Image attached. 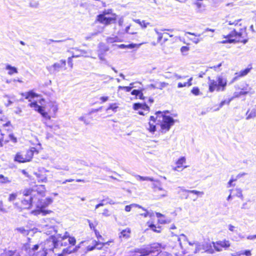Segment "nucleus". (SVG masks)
Here are the masks:
<instances>
[{
  "label": "nucleus",
  "instance_id": "f257e3e1",
  "mask_svg": "<svg viewBox=\"0 0 256 256\" xmlns=\"http://www.w3.org/2000/svg\"><path fill=\"white\" fill-rule=\"evenodd\" d=\"M240 21L241 19H238L236 20H228L226 22L225 26H232L230 28L233 30L227 36L228 40H223L222 43L242 42L246 44L248 40L244 39L246 36V29L244 26L242 27V24L240 23Z\"/></svg>",
  "mask_w": 256,
  "mask_h": 256
},
{
  "label": "nucleus",
  "instance_id": "f03ea898",
  "mask_svg": "<svg viewBox=\"0 0 256 256\" xmlns=\"http://www.w3.org/2000/svg\"><path fill=\"white\" fill-rule=\"evenodd\" d=\"M168 111L162 112H156L155 114L156 116H151L149 122V131L154 132L156 130V124H160L162 132H166L169 130L170 127L174 125V120L170 116H166Z\"/></svg>",
  "mask_w": 256,
  "mask_h": 256
},
{
  "label": "nucleus",
  "instance_id": "7ed1b4c3",
  "mask_svg": "<svg viewBox=\"0 0 256 256\" xmlns=\"http://www.w3.org/2000/svg\"><path fill=\"white\" fill-rule=\"evenodd\" d=\"M162 246L159 243H154L146 246H143L140 248H136L132 256H147L151 254L158 252Z\"/></svg>",
  "mask_w": 256,
  "mask_h": 256
},
{
  "label": "nucleus",
  "instance_id": "20e7f679",
  "mask_svg": "<svg viewBox=\"0 0 256 256\" xmlns=\"http://www.w3.org/2000/svg\"><path fill=\"white\" fill-rule=\"evenodd\" d=\"M208 84L210 92H212L214 90L224 91L227 84V80L222 76H218L216 77V80H211L209 78Z\"/></svg>",
  "mask_w": 256,
  "mask_h": 256
},
{
  "label": "nucleus",
  "instance_id": "39448f33",
  "mask_svg": "<svg viewBox=\"0 0 256 256\" xmlns=\"http://www.w3.org/2000/svg\"><path fill=\"white\" fill-rule=\"evenodd\" d=\"M173 238L174 240H176L177 241L178 244L180 246L182 250L181 252H178L176 253V256H188V255H186V254L190 253L196 254L200 250H204V243H200L198 242L196 243V247L194 249L191 248L187 250L184 248L182 244L180 242V239L178 236H174Z\"/></svg>",
  "mask_w": 256,
  "mask_h": 256
},
{
  "label": "nucleus",
  "instance_id": "423d86ee",
  "mask_svg": "<svg viewBox=\"0 0 256 256\" xmlns=\"http://www.w3.org/2000/svg\"><path fill=\"white\" fill-rule=\"evenodd\" d=\"M58 244L53 238L47 239L43 244H40L42 250L38 252L36 256H46L48 252L52 251L58 246Z\"/></svg>",
  "mask_w": 256,
  "mask_h": 256
},
{
  "label": "nucleus",
  "instance_id": "0eeeda50",
  "mask_svg": "<svg viewBox=\"0 0 256 256\" xmlns=\"http://www.w3.org/2000/svg\"><path fill=\"white\" fill-rule=\"evenodd\" d=\"M116 20V14L112 13L111 9L105 10L102 14L97 16V20L106 25L114 23Z\"/></svg>",
  "mask_w": 256,
  "mask_h": 256
},
{
  "label": "nucleus",
  "instance_id": "6e6552de",
  "mask_svg": "<svg viewBox=\"0 0 256 256\" xmlns=\"http://www.w3.org/2000/svg\"><path fill=\"white\" fill-rule=\"evenodd\" d=\"M134 176L136 180L138 181L149 180L151 182H154L152 184V188H154V191L155 192L162 191V193L160 195V198H164L167 196L168 192L162 187V186L159 182L154 180L152 178L148 176H142L137 174H135Z\"/></svg>",
  "mask_w": 256,
  "mask_h": 256
},
{
  "label": "nucleus",
  "instance_id": "1a4fd4ad",
  "mask_svg": "<svg viewBox=\"0 0 256 256\" xmlns=\"http://www.w3.org/2000/svg\"><path fill=\"white\" fill-rule=\"evenodd\" d=\"M52 202V199L50 198H48L45 200H38L37 204H36V208H38L37 210H32V214L34 215H38L40 214H42L43 216L46 215L48 213V210H44L43 208L48 206Z\"/></svg>",
  "mask_w": 256,
  "mask_h": 256
},
{
  "label": "nucleus",
  "instance_id": "9d476101",
  "mask_svg": "<svg viewBox=\"0 0 256 256\" xmlns=\"http://www.w3.org/2000/svg\"><path fill=\"white\" fill-rule=\"evenodd\" d=\"M36 151V148H32L26 152H18L14 157V160L22 163L30 162L33 156L34 152Z\"/></svg>",
  "mask_w": 256,
  "mask_h": 256
},
{
  "label": "nucleus",
  "instance_id": "9b49d317",
  "mask_svg": "<svg viewBox=\"0 0 256 256\" xmlns=\"http://www.w3.org/2000/svg\"><path fill=\"white\" fill-rule=\"evenodd\" d=\"M66 65V61L64 60H60L59 62H56L54 64L46 67L47 70L51 74H54L58 72L60 70Z\"/></svg>",
  "mask_w": 256,
  "mask_h": 256
},
{
  "label": "nucleus",
  "instance_id": "f8f14e48",
  "mask_svg": "<svg viewBox=\"0 0 256 256\" xmlns=\"http://www.w3.org/2000/svg\"><path fill=\"white\" fill-rule=\"evenodd\" d=\"M212 245L214 250L217 252H221L222 248L226 250L230 246V242L228 240H219L212 242Z\"/></svg>",
  "mask_w": 256,
  "mask_h": 256
},
{
  "label": "nucleus",
  "instance_id": "ddd939ff",
  "mask_svg": "<svg viewBox=\"0 0 256 256\" xmlns=\"http://www.w3.org/2000/svg\"><path fill=\"white\" fill-rule=\"evenodd\" d=\"M30 107L33 108L34 110L38 111L39 113H40L43 118H46V120H50V116L46 112L44 111V110L42 107L38 106L36 102H32L30 104Z\"/></svg>",
  "mask_w": 256,
  "mask_h": 256
},
{
  "label": "nucleus",
  "instance_id": "4468645a",
  "mask_svg": "<svg viewBox=\"0 0 256 256\" xmlns=\"http://www.w3.org/2000/svg\"><path fill=\"white\" fill-rule=\"evenodd\" d=\"M177 189L178 190V193L180 194L181 192H186L189 194H193L196 196H202L204 194V192H203L198 191L196 190H188L185 189L182 186H178Z\"/></svg>",
  "mask_w": 256,
  "mask_h": 256
},
{
  "label": "nucleus",
  "instance_id": "2eb2a0df",
  "mask_svg": "<svg viewBox=\"0 0 256 256\" xmlns=\"http://www.w3.org/2000/svg\"><path fill=\"white\" fill-rule=\"evenodd\" d=\"M34 198L30 196L22 200V203L23 204L24 208H29L32 206V202H34Z\"/></svg>",
  "mask_w": 256,
  "mask_h": 256
},
{
  "label": "nucleus",
  "instance_id": "dca6fc26",
  "mask_svg": "<svg viewBox=\"0 0 256 256\" xmlns=\"http://www.w3.org/2000/svg\"><path fill=\"white\" fill-rule=\"evenodd\" d=\"M133 108L136 110H143L144 112H148L150 110L149 106L145 103H144V104L135 103L133 105Z\"/></svg>",
  "mask_w": 256,
  "mask_h": 256
},
{
  "label": "nucleus",
  "instance_id": "f3484780",
  "mask_svg": "<svg viewBox=\"0 0 256 256\" xmlns=\"http://www.w3.org/2000/svg\"><path fill=\"white\" fill-rule=\"evenodd\" d=\"M212 242H204V250L209 254H214V252Z\"/></svg>",
  "mask_w": 256,
  "mask_h": 256
},
{
  "label": "nucleus",
  "instance_id": "a211bd4d",
  "mask_svg": "<svg viewBox=\"0 0 256 256\" xmlns=\"http://www.w3.org/2000/svg\"><path fill=\"white\" fill-rule=\"evenodd\" d=\"M46 170H44V172H42L36 173V175L39 182H47V175L46 174Z\"/></svg>",
  "mask_w": 256,
  "mask_h": 256
},
{
  "label": "nucleus",
  "instance_id": "6ab92c4d",
  "mask_svg": "<svg viewBox=\"0 0 256 256\" xmlns=\"http://www.w3.org/2000/svg\"><path fill=\"white\" fill-rule=\"evenodd\" d=\"M180 236L184 238V240L186 242V243L184 244V245L185 246L187 244H188L189 246L188 248H184V249L188 250V249L193 248V247H194V248L196 247V243L197 242H191L188 241L186 236L184 234H181ZM182 246H183V247H184V246L182 244Z\"/></svg>",
  "mask_w": 256,
  "mask_h": 256
},
{
  "label": "nucleus",
  "instance_id": "aec40b11",
  "mask_svg": "<svg viewBox=\"0 0 256 256\" xmlns=\"http://www.w3.org/2000/svg\"><path fill=\"white\" fill-rule=\"evenodd\" d=\"M40 246V244H35L32 246L30 244H26L25 245L24 248L25 250L28 252L30 254L32 252H34L35 251L37 250Z\"/></svg>",
  "mask_w": 256,
  "mask_h": 256
},
{
  "label": "nucleus",
  "instance_id": "412c9836",
  "mask_svg": "<svg viewBox=\"0 0 256 256\" xmlns=\"http://www.w3.org/2000/svg\"><path fill=\"white\" fill-rule=\"evenodd\" d=\"M131 232L130 229V228H126L125 230H122L119 234L120 238H124L128 239L130 237V234Z\"/></svg>",
  "mask_w": 256,
  "mask_h": 256
},
{
  "label": "nucleus",
  "instance_id": "4be33fe9",
  "mask_svg": "<svg viewBox=\"0 0 256 256\" xmlns=\"http://www.w3.org/2000/svg\"><path fill=\"white\" fill-rule=\"evenodd\" d=\"M254 93V91L251 87H248V86L246 88H242V90L240 91V94H241V96L246 95V94H250L252 95Z\"/></svg>",
  "mask_w": 256,
  "mask_h": 256
},
{
  "label": "nucleus",
  "instance_id": "5701e85b",
  "mask_svg": "<svg viewBox=\"0 0 256 256\" xmlns=\"http://www.w3.org/2000/svg\"><path fill=\"white\" fill-rule=\"evenodd\" d=\"M6 70H8V74L9 75H12L14 74L18 73L17 68L16 67L11 66L9 64H6Z\"/></svg>",
  "mask_w": 256,
  "mask_h": 256
},
{
  "label": "nucleus",
  "instance_id": "b1692460",
  "mask_svg": "<svg viewBox=\"0 0 256 256\" xmlns=\"http://www.w3.org/2000/svg\"><path fill=\"white\" fill-rule=\"evenodd\" d=\"M74 50H76L78 52H80L79 54H74V53H72V58H78L80 56H84V57H90L88 55H87L88 52L84 50H78L76 48H74Z\"/></svg>",
  "mask_w": 256,
  "mask_h": 256
},
{
  "label": "nucleus",
  "instance_id": "393cba45",
  "mask_svg": "<svg viewBox=\"0 0 256 256\" xmlns=\"http://www.w3.org/2000/svg\"><path fill=\"white\" fill-rule=\"evenodd\" d=\"M112 241H108V242H103V243H100L98 242H96V241H94V247L98 249V250H101L102 248L106 246V245H109L110 243L112 242Z\"/></svg>",
  "mask_w": 256,
  "mask_h": 256
},
{
  "label": "nucleus",
  "instance_id": "a878e982",
  "mask_svg": "<svg viewBox=\"0 0 256 256\" xmlns=\"http://www.w3.org/2000/svg\"><path fill=\"white\" fill-rule=\"evenodd\" d=\"M131 94L132 95L136 96L138 97V98L140 100L144 99V96L141 90H134L131 92Z\"/></svg>",
  "mask_w": 256,
  "mask_h": 256
},
{
  "label": "nucleus",
  "instance_id": "bb28decb",
  "mask_svg": "<svg viewBox=\"0 0 256 256\" xmlns=\"http://www.w3.org/2000/svg\"><path fill=\"white\" fill-rule=\"evenodd\" d=\"M186 162V158L184 157H182L181 158H180L177 162H176V164H177V166L176 167H175L173 169L174 170H178V171L179 170H178L179 168H180V167H182V164Z\"/></svg>",
  "mask_w": 256,
  "mask_h": 256
},
{
  "label": "nucleus",
  "instance_id": "cd10ccee",
  "mask_svg": "<svg viewBox=\"0 0 256 256\" xmlns=\"http://www.w3.org/2000/svg\"><path fill=\"white\" fill-rule=\"evenodd\" d=\"M22 96H25V98L26 99H28L29 98H33L34 97H36L38 96V95L36 94L35 92H33L32 91H30L26 93H22Z\"/></svg>",
  "mask_w": 256,
  "mask_h": 256
},
{
  "label": "nucleus",
  "instance_id": "c85d7f7f",
  "mask_svg": "<svg viewBox=\"0 0 256 256\" xmlns=\"http://www.w3.org/2000/svg\"><path fill=\"white\" fill-rule=\"evenodd\" d=\"M246 114L247 116L246 117V120H248L250 118H254L256 117V110H252L249 113V110L246 112Z\"/></svg>",
  "mask_w": 256,
  "mask_h": 256
},
{
  "label": "nucleus",
  "instance_id": "c756f323",
  "mask_svg": "<svg viewBox=\"0 0 256 256\" xmlns=\"http://www.w3.org/2000/svg\"><path fill=\"white\" fill-rule=\"evenodd\" d=\"M78 120L83 122L86 125H88L90 122V120L87 117V114H84L79 117Z\"/></svg>",
  "mask_w": 256,
  "mask_h": 256
},
{
  "label": "nucleus",
  "instance_id": "7c9ffc66",
  "mask_svg": "<svg viewBox=\"0 0 256 256\" xmlns=\"http://www.w3.org/2000/svg\"><path fill=\"white\" fill-rule=\"evenodd\" d=\"M11 182L8 178L4 176L2 174H0V183L1 184H8Z\"/></svg>",
  "mask_w": 256,
  "mask_h": 256
},
{
  "label": "nucleus",
  "instance_id": "2f4dec72",
  "mask_svg": "<svg viewBox=\"0 0 256 256\" xmlns=\"http://www.w3.org/2000/svg\"><path fill=\"white\" fill-rule=\"evenodd\" d=\"M34 190L30 189H25L22 191V194L24 196H25L26 198L30 197L32 196V192H34Z\"/></svg>",
  "mask_w": 256,
  "mask_h": 256
},
{
  "label": "nucleus",
  "instance_id": "473e14b6",
  "mask_svg": "<svg viewBox=\"0 0 256 256\" xmlns=\"http://www.w3.org/2000/svg\"><path fill=\"white\" fill-rule=\"evenodd\" d=\"M147 224H148L149 228L152 230L154 232H158V233L160 232L161 230H160V227L156 228V225H154V224H149V222H148Z\"/></svg>",
  "mask_w": 256,
  "mask_h": 256
},
{
  "label": "nucleus",
  "instance_id": "72a5a7b5",
  "mask_svg": "<svg viewBox=\"0 0 256 256\" xmlns=\"http://www.w3.org/2000/svg\"><path fill=\"white\" fill-rule=\"evenodd\" d=\"M241 96V94H240V92H236L233 94L232 96L228 100V101L227 102L228 104L234 98H239Z\"/></svg>",
  "mask_w": 256,
  "mask_h": 256
},
{
  "label": "nucleus",
  "instance_id": "f704fd0d",
  "mask_svg": "<svg viewBox=\"0 0 256 256\" xmlns=\"http://www.w3.org/2000/svg\"><path fill=\"white\" fill-rule=\"evenodd\" d=\"M157 88L160 90H162L164 88L168 86V84L166 82H158L156 83Z\"/></svg>",
  "mask_w": 256,
  "mask_h": 256
},
{
  "label": "nucleus",
  "instance_id": "c9c22d12",
  "mask_svg": "<svg viewBox=\"0 0 256 256\" xmlns=\"http://www.w3.org/2000/svg\"><path fill=\"white\" fill-rule=\"evenodd\" d=\"M133 206L138 207V208H142V206L137 204H132L130 205L126 206L125 207V210L127 212H129L131 210V208Z\"/></svg>",
  "mask_w": 256,
  "mask_h": 256
},
{
  "label": "nucleus",
  "instance_id": "e433bc0d",
  "mask_svg": "<svg viewBox=\"0 0 256 256\" xmlns=\"http://www.w3.org/2000/svg\"><path fill=\"white\" fill-rule=\"evenodd\" d=\"M146 44V42H142V43H140L139 44H130L126 45V48L132 49V48H135L136 47L138 48L140 46H142V44Z\"/></svg>",
  "mask_w": 256,
  "mask_h": 256
},
{
  "label": "nucleus",
  "instance_id": "4c0bfd02",
  "mask_svg": "<svg viewBox=\"0 0 256 256\" xmlns=\"http://www.w3.org/2000/svg\"><path fill=\"white\" fill-rule=\"evenodd\" d=\"M118 108V106H117L116 104H111L107 108L106 111H108L109 110H112L113 112H116Z\"/></svg>",
  "mask_w": 256,
  "mask_h": 256
},
{
  "label": "nucleus",
  "instance_id": "58836bf2",
  "mask_svg": "<svg viewBox=\"0 0 256 256\" xmlns=\"http://www.w3.org/2000/svg\"><path fill=\"white\" fill-rule=\"evenodd\" d=\"M98 58H100V60H101L102 61H104V64H107L108 66H110L109 65L108 61L104 58V54H102L100 53V52H98Z\"/></svg>",
  "mask_w": 256,
  "mask_h": 256
},
{
  "label": "nucleus",
  "instance_id": "ea45409f",
  "mask_svg": "<svg viewBox=\"0 0 256 256\" xmlns=\"http://www.w3.org/2000/svg\"><path fill=\"white\" fill-rule=\"evenodd\" d=\"M118 38L116 36L115 37H108L106 39L108 43L112 44L117 42Z\"/></svg>",
  "mask_w": 256,
  "mask_h": 256
},
{
  "label": "nucleus",
  "instance_id": "a19ab883",
  "mask_svg": "<svg viewBox=\"0 0 256 256\" xmlns=\"http://www.w3.org/2000/svg\"><path fill=\"white\" fill-rule=\"evenodd\" d=\"M250 68H246L240 72V76H246L250 71Z\"/></svg>",
  "mask_w": 256,
  "mask_h": 256
},
{
  "label": "nucleus",
  "instance_id": "79ce46f5",
  "mask_svg": "<svg viewBox=\"0 0 256 256\" xmlns=\"http://www.w3.org/2000/svg\"><path fill=\"white\" fill-rule=\"evenodd\" d=\"M130 26H131V25H129L128 26H127L124 30V32L126 33L131 34H136V32H134L132 30L130 31Z\"/></svg>",
  "mask_w": 256,
  "mask_h": 256
},
{
  "label": "nucleus",
  "instance_id": "37998d69",
  "mask_svg": "<svg viewBox=\"0 0 256 256\" xmlns=\"http://www.w3.org/2000/svg\"><path fill=\"white\" fill-rule=\"evenodd\" d=\"M192 93L195 96H198L200 94V91L198 87H194L192 88L191 91Z\"/></svg>",
  "mask_w": 256,
  "mask_h": 256
},
{
  "label": "nucleus",
  "instance_id": "c03bdc74",
  "mask_svg": "<svg viewBox=\"0 0 256 256\" xmlns=\"http://www.w3.org/2000/svg\"><path fill=\"white\" fill-rule=\"evenodd\" d=\"M18 196L17 193H12L10 194L9 198H8V200L10 202H12L14 200L16 197Z\"/></svg>",
  "mask_w": 256,
  "mask_h": 256
},
{
  "label": "nucleus",
  "instance_id": "a18cd8bd",
  "mask_svg": "<svg viewBox=\"0 0 256 256\" xmlns=\"http://www.w3.org/2000/svg\"><path fill=\"white\" fill-rule=\"evenodd\" d=\"M156 256H172L170 254L166 252H160Z\"/></svg>",
  "mask_w": 256,
  "mask_h": 256
},
{
  "label": "nucleus",
  "instance_id": "49530a36",
  "mask_svg": "<svg viewBox=\"0 0 256 256\" xmlns=\"http://www.w3.org/2000/svg\"><path fill=\"white\" fill-rule=\"evenodd\" d=\"M141 208L146 212H144V214H140L141 216H144L145 218L147 217L148 216H149L150 217L152 216V214H150V212H148L146 210L145 208H144L142 207Z\"/></svg>",
  "mask_w": 256,
  "mask_h": 256
},
{
  "label": "nucleus",
  "instance_id": "de8ad7c7",
  "mask_svg": "<svg viewBox=\"0 0 256 256\" xmlns=\"http://www.w3.org/2000/svg\"><path fill=\"white\" fill-rule=\"evenodd\" d=\"M56 168L57 170H62L66 171H68L70 168L68 166H56Z\"/></svg>",
  "mask_w": 256,
  "mask_h": 256
},
{
  "label": "nucleus",
  "instance_id": "09e8293b",
  "mask_svg": "<svg viewBox=\"0 0 256 256\" xmlns=\"http://www.w3.org/2000/svg\"><path fill=\"white\" fill-rule=\"evenodd\" d=\"M154 31L156 32V33L157 34V35L158 36V42H160L162 38L163 34L162 33L159 32L157 29H154Z\"/></svg>",
  "mask_w": 256,
  "mask_h": 256
},
{
  "label": "nucleus",
  "instance_id": "8fccbe9b",
  "mask_svg": "<svg viewBox=\"0 0 256 256\" xmlns=\"http://www.w3.org/2000/svg\"><path fill=\"white\" fill-rule=\"evenodd\" d=\"M188 50L189 48L186 46H183L180 48V51L183 54H186V53Z\"/></svg>",
  "mask_w": 256,
  "mask_h": 256
},
{
  "label": "nucleus",
  "instance_id": "3c124183",
  "mask_svg": "<svg viewBox=\"0 0 256 256\" xmlns=\"http://www.w3.org/2000/svg\"><path fill=\"white\" fill-rule=\"evenodd\" d=\"M236 196L237 197L240 198H242L243 196H242V191L241 189L236 188Z\"/></svg>",
  "mask_w": 256,
  "mask_h": 256
},
{
  "label": "nucleus",
  "instance_id": "603ef678",
  "mask_svg": "<svg viewBox=\"0 0 256 256\" xmlns=\"http://www.w3.org/2000/svg\"><path fill=\"white\" fill-rule=\"evenodd\" d=\"M150 23L148 22H146L145 20H142L141 22V24L140 25V26L142 28H146L148 26H150Z\"/></svg>",
  "mask_w": 256,
  "mask_h": 256
},
{
  "label": "nucleus",
  "instance_id": "864d4df0",
  "mask_svg": "<svg viewBox=\"0 0 256 256\" xmlns=\"http://www.w3.org/2000/svg\"><path fill=\"white\" fill-rule=\"evenodd\" d=\"M16 230L23 234H28V230H25L24 228H18L16 229Z\"/></svg>",
  "mask_w": 256,
  "mask_h": 256
},
{
  "label": "nucleus",
  "instance_id": "5fc2aeb1",
  "mask_svg": "<svg viewBox=\"0 0 256 256\" xmlns=\"http://www.w3.org/2000/svg\"><path fill=\"white\" fill-rule=\"evenodd\" d=\"M118 89L124 90L126 92H129L132 90V86H119Z\"/></svg>",
  "mask_w": 256,
  "mask_h": 256
},
{
  "label": "nucleus",
  "instance_id": "6e6d98bb",
  "mask_svg": "<svg viewBox=\"0 0 256 256\" xmlns=\"http://www.w3.org/2000/svg\"><path fill=\"white\" fill-rule=\"evenodd\" d=\"M68 242L70 244L74 246L76 244V240L74 237L70 236L68 238Z\"/></svg>",
  "mask_w": 256,
  "mask_h": 256
},
{
  "label": "nucleus",
  "instance_id": "4d7b16f0",
  "mask_svg": "<svg viewBox=\"0 0 256 256\" xmlns=\"http://www.w3.org/2000/svg\"><path fill=\"white\" fill-rule=\"evenodd\" d=\"M102 215L104 216L108 217L110 216V213L109 210L108 209H104L103 212H102Z\"/></svg>",
  "mask_w": 256,
  "mask_h": 256
},
{
  "label": "nucleus",
  "instance_id": "13d9d810",
  "mask_svg": "<svg viewBox=\"0 0 256 256\" xmlns=\"http://www.w3.org/2000/svg\"><path fill=\"white\" fill-rule=\"evenodd\" d=\"M109 99V97L108 96H101L100 100H101L100 103H104L107 102Z\"/></svg>",
  "mask_w": 256,
  "mask_h": 256
},
{
  "label": "nucleus",
  "instance_id": "bf43d9fd",
  "mask_svg": "<svg viewBox=\"0 0 256 256\" xmlns=\"http://www.w3.org/2000/svg\"><path fill=\"white\" fill-rule=\"evenodd\" d=\"M98 32H92L91 34H90V35L86 37V40H88L90 38H91L96 36H97L98 34Z\"/></svg>",
  "mask_w": 256,
  "mask_h": 256
},
{
  "label": "nucleus",
  "instance_id": "052dcab7",
  "mask_svg": "<svg viewBox=\"0 0 256 256\" xmlns=\"http://www.w3.org/2000/svg\"><path fill=\"white\" fill-rule=\"evenodd\" d=\"M58 236H59V238H61L62 240H64L65 238H66L70 237L69 234L67 232H65V233L63 236H62V234H58Z\"/></svg>",
  "mask_w": 256,
  "mask_h": 256
},
{
  "label": "nucleus",
  "instance_id": "680f3d73",
  "mask_svg": "<svg viewBox=\"0 0 256 256\" xmlns=\"http://www.w3.org/2000/svg\"><path fill=\"white\" fill-rule=\"evenodd\" d=\"M0 211L2 212H6V210L4 208L3 202L2 200H0Z\"/></svg>",
  "mask_w": 256,
  "mask_h": 256
},
{
  "label": "nucleus",
  "instance_id": "e2e57ef3",
  "mask_svg": "<svg viewBox=\"0 0 256 256\" xmlns=\"http://www.w3.org/2000/svg\"><path fill=\"white\" fill-rule=\"evenodd\" d=\"M246 174H246V172H240V173L238 174L236 176V178H235L236 179V180H237L238 179H239V178H240L243 177V176H246Z\"/></svg>",
  "mask_w": 256,
  "mask_h": 256
},
{
  "label": "nucleus",
  "instance_id": "0e129e2a",
  "mask_svg": "<svg viewBox=\"0 0 256 256\" xmlns=\"http://www.w3.org/2000/svg\"><path fill=\"white\" fill-rule=\"evenodd\" d=\"M236 178H234L232 177L231 179L229 180V182H228V187L229 188L230 186H231L232 184V183L234 182H235L236 181Z\"/></svg>",
  "mask_w": 256,
  "mask_h": 256
},
{
  "label": "nucleus",
  "instance_id": "69168bd1",
  "mask_svg": "<svg viewBox=\"0 0 256 256\" xmlns=\"http://www.w3.org/2000/svg\"><path fill=\"white\" fill-rule=\"evenodd\" d=\"M72 58V57H70V58H68V65L71 68H72V66H73Z\"/></svg>",
  "mask_w": 256,
  "mask_h": 256
},
{
  "label": "nucleus",
  "instance_id": "338daca9",
  "mask_svg": "<svg viewBox=\"0 0 256 256\" xmlns=\"http://www.w3.org/2000/svg\"><path fill=\"white\" fill-rule=\"evenodd\" d=\"M88 224H89V226L90 227V228L91 229H92V230H96L95 229V226H96L94 225L89 220H88Z\"/></svg>",
  "mask_w": 256,
  "mask_h": 256
},
{
  "label": "nucleus",
  "instance_id": "774afa93",
  "mask_svg": "<svg viewBox=\"0 0 256 256\" xmlns=\"http://www.w3.org/2000/svg\"><path fill=\"white\" fill-rule=\"evenodd\" d=\"M241 254H245L246 256H250L252 255L251 252L250 250H246Z\"/></svg>",
  "mask_w": 256,
  "mask_h": 256
}]
</instances>
